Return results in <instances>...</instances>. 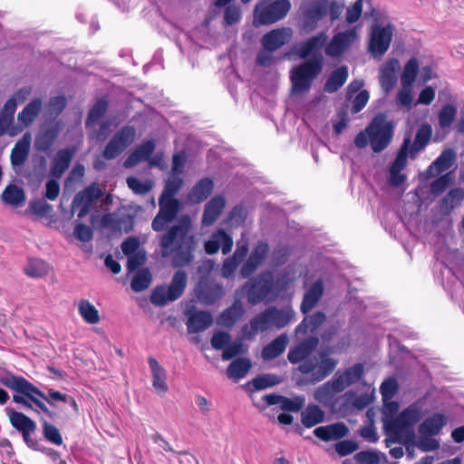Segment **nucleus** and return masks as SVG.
Masks as SVG:
<instances>
[{"mask_svg": "<svg viewBox=\"0 0 464 464\" xmlns=\"http://www.w3.org/2000/svg\"><path fill=\"white\" fill-rule=\"evenodd\" d=\"M291 9L289 0H258L253 15L256 26L273 24L284 19Z\"/></svg>", "mask_w": 464, "mask_h": 464, "instance_id": "4", "label": "nucleus"}, {"mask_svg": "<svg viewBox=\"0 0 464 464\" xmlns=\"http://www.w3.org/2000/svg\"><path fill=\"white\" fill-rule=\"evenodd\" d=\"M102 222L104 227L119 232L128 233L133 227V217L129 214H107L102 217Z\"/></svg>", "mask_w": 464, "mask_h": 464, "instance_id": "33", "label": "nucleus"}, {"mask_svg": "<svg viewBox=\"0 0 464 464\" xmlns=\"http://www.w3.org/2000/svg\"><path fill=\"white\" fill-rule=\"evenodd\" d=\"M325 314L322 312H317L311 317L304 318L303 322L297 326L296 334L314 332L325 321Z\"/></svg>", "mask_w": 464, "mask_h": 464, "instance_id": "51", "label": "nucleus"}, {"mask_svg": "<svg viewBox=\"0 0 464 464\" xmlns=\"http://www.w3.org/2000/svg\"><path fill=\"white\" fill-rule=\"evenodd\" d=\"M419 72V63L416 58H411L404 65L401 75V85H411L414 83Z\"/></svg>", "mask_w": 464, "mask_h": 464, "instance_id": "54", "label": "nucleus"}, {"mask_svg": "<svg viewBox=\"0 0 464 464\" xmlns=\"http://www.w3.org/2000/svg\"><path fill=\"white\" fill-rule=\"evenodd\" d=\"M149 365L151 372V386L160 397H164L169 392L166 370L154 358H150Z\"/></svg>", "mask_w": 464, "mask_h": 464, "instance_id": "22", "label": "nucleus"}, {"mask_svg": "<svg viewBox=\"0 0 464 464\" xmlns=\"http://www.w3.org/2000/svg\"><path fill=\"white\" fill-rule=\"evenodd\" d=\"M108 103L105 100H99L90 110L85 126L91 128L96 124L105 114Z\"/></svg>", "mask_w": 464, "mask_h": 464, "instance_id": "56", "label": "nucleus"}, {"mask_svg": "<svg viewBox=\"0 0 464 464\" xmlns=\"http://www.w3.org/2000/svg\"><path fill=\"white\" fill-rule=\"evenodd\" d=\"M245 310L242 303L239 300H236L230 307L220 314L217 323L224 327H231L243 316Z\"/></svg>", "mask_w": 464, "mask_h": 464, "instance_id": "37", "label": "nucleus"}, {"mask_svg": "<svg viewBox=\"0 0 464 464\" xmlns=\"http://www.w3.org/2000/svg\"><path fill=\"white\" fill-rule=\"evenodd\" d=\"M282 379L275 374H262L254 378L251 384L257 391L266 389L280 383Z\"/></svg>", "mask_w": 464, "mask_h": 464, "instance_id": "60", "label": "nucleus"}, {"mask_svg": "<svg viewBox=\"0 0 464 464\" xmlns=\"http://www.w3.org/2000/svg\"><path fill=\"white\" fill-rule=\"evenodd\" d=\"M420 410L415 406H410L403 410L396 418L386 419L384 429L392 436V442L402 440L404 434H411L413 425L420 420Z\"/></svg>", "mask_w": 464, "mask_h": 464, "instance_id": "7", "label": "nucleus"}, {"mask_svg": "<svg viewBox=\"0 0 464 464\" xmlns=\"http://www.w3.org/2000/svg\"><path fill=\"white\" fill-rule=\"evenodd\" d=\"M31 142L32 136L29 132L24 133L22 139L15 142L10 154V161L14 169L16 168H21L27 160L30 153Z\"/></svg>", "mask_w": 464, "mask_h": 464, "instance_id": "25", "label": "nucleus"}, {"mask_svg": "<svg viewBox=\"0 0 464 464\" xmlns=\"http://www.w3.org/2000/svg\"><path fill=\"white\" fill-rule=\"evenodd\" d=\"M327 41V35L324 32L308 38L297 46V53L300 58L306 59L308 56L319 52Z\"/></svg>", "mask_w": 464, "mask_h": 464, "instance_id": "32", "label": "nucleus"}, {"mask_svg": "<svg viewBox=\"0 0 464 464\" xmlns=\"http://www.w3.org/2000/svg\"><path fill=\"white\" fill-rule=\"evenodd\" d=\"M464 198V190L457 188L450 189L441 200V208L450 211L459 207Z\"/></svg>", "mask_w": 464, "mask_h": 464, "instance_id": "55", "label": "nucleus"}, {"mask_svg": "<svg viewBox=\"0 0 464 464\" xmlns=\"http://www.w3.org/2000/svg\"><path fill=\"white\" fill-rule=\"evenodd\" d=\"M324 294V284L317 280L306 290L302 304L301 311L304 314L309 313L319 302Z\"/></svg>", "mask_w": 464, "mask_h": 464, "instance_id": "36", "label": "nucleus"}, {"mask_svg": "<svg viewBox=\"0 0 464 464\" xmlns=\"http://www.w3.org/2000/svg\"><path fill=\"white\" fill-rule=\"evenodd\" d=\"M269 308L271 311L274 327H276L277 329L286 326L295 316V312L291 306H285L280 309L275 306Z\"/></svg>", "mask_w": 464, "mask_h": 464, "instance_id": "47", "label": "nucleus"}, {"mask_svg": "<svg viewBox=\"0 0 464 464\" xmlns=\"http://www.w3.org/2000/svg\"><path fill=\"white\" fill-rule=\"evenodd\" d=\"M400 63L397 59H389L380 70V83L385 93H389L397 82Z\"/></svg>", "mask_w": 464, "mask_h": 464, "instance_id": "27", "label": "nucleus"}, {"mask_svg": "<svg viewBox=\"0 0 464 464\" xmlns=\"http://www.w3.org/2000/svg\"><path fill=\"white\" fill-rule=\"evenodd\" d=\"M102 196V189L96 183H92L85 188L83 190L79 191L72 203V211L79 209L77 217L83 218L92 208V204Z\"/></svg>", "mask_w": 464, "mask_h": 464, "instance_id": "14", "label": "nucleus"}, {"mask_svg": "<svg viewBox=\"0 0 464 464\" xmlns=\"http://www.w3.org/2000/svg\"><path fill=\"white\" fill-rule=\"evenodd\" d=\"M159 205L160 211L151 225L155 231L163 230L169 223L175 219L182 208V204L179 199L164 196L160 197Z\"/></svg>", "mask_w": 464, "mask_h": 464, "instance_id": "13", "label": "nucleus"}, {"mask_svg": "<svg viewBox=\"0 0 464 464\" xmlns=\"http://www.w3.org/2000/svg\"><path fill=\"white\" fill-rule=\"evenodd\" d=\"M343 391V386L339 384V382L334 377L330 381L324 382L314 391V400L324 407L334 409L338 401V399L343 398L338 396Z\"/></svg>", "mask_w": 464, "mask_h": 464, "instance_id": "16", "label": "nucleus"}, {"mask_svg": "<svg viewBox=\"0 0 464 464\" xmlns=\"http://www.w3.org/2000/svg\"><path fill=\"white\" fill-rule=\"evenodd\" d=\"M457 160V153L452 149L444 150L440 155L428 168L427 174L430 177H436L450 169Z\"/></svg>", "mask_w": 464, "mask_h": 464, "instance_id": "31", "label": "nucleus"}, {"mask_svg": "<svg viewBox=\"0 0 464 464\" xmlns=\"http://www.w3.org/2000/svg\"><path fill=\"white\" fill-rule=\"evenodd\" d=\"M183 183L184 181L181 176L169 174L160 196L175 198L176 194L183 186Z\"/></svg>", "mask_w": 464, "mask_h": 464, "instance_id": "59", "label": "nucleus"}, {"mask_svg": "<svg viewBox=\"0 0 464 464\" xmlns=\"http://www.w3.org/2000/svg\"><path fill=\"white\" fill-rule=\"evenodd\" d=\"M251 368V362L247 358H237L231 362L227 370L228 378L237 382L246 376Z\"/></svg>", "mask_w": 464, "mask_h": 464, "instance_id": "44", "label": "nucleus"}, {"mask_svg": "<svg viewBox=\"0 0 464 464\" xmlns=\"http://www.w3.org/2000/svg\"><path fill=\"white\" fill-rule=\"evenodd\" d=\"M322 58L310 60L293 68L290 72L292 92L304 93L311 88L314 79L321 72Z\"/></svg>", "mask_w": 464, "mask_h": 464, "instance_id": "6", "label": "nucleus"}, {"mask_svg": "<svg viewBox=\"0 0 464 464\" xmlns=\"http://www.w3.org/2000/svg\"><path fill=\"white\" fill-rule=\"evenodd\" d=\"M248 252V244L246 241L237 242V247L234 252L233 256L227 257L222 266L221 275L222 276L228 278L230 277L237 268L238 265L243 261Z\"/></svg>", "mask_w": 464, "mask_h": 464, "instance_id": "30", "label": "nucleus"}, {"mask_svg": "<svg viewBox=\"0 0 464 464\" xmlns=\"http://www.w3.org/2000/svg\"><path fill=\"white\" fill-rule=\"evenodd\" d=\"M8 416L12 426L19 432L26 434V432L35 431V422L25 414L11 410Z\"/></svg>", "mask_w": 464, "mask_h": 464, "instance_id": "43", "label": "nucleus"}, {"mask_svg": "<svg viewBox=\"0 0 464 464\" xmlns=\"http://www.w3.org/2000/svg\"><path fill=\"white\" fill-rule=\"evenodd\" d=\"M136 130L131 126H125L118 130L106 145L102 156L111 160L121 155L135 140Z\"/></svg>", "mask_w": 464, "mask_h": 464, "instance_id": "11", "label": "nucleus"}, {"mask_svg": "<svg viewBox=\"0 0 464 464\" xmlns=\"http://www.w3.org/2000/svg\"><path fill=\"white\" fill-rule=\"evenodd\" d=\"M191 225V218L188 215L182 216L161 238L162 256L171 257L172 266L175 267L188 266L194 258L197 241L190 233Z\"/></svg>", "mask_w": 464, "mask_h": 464, "instance_id": "1", "label": "nucleus"}, {"mask_svg": "<svg viewBox=\"0 0 464 464\" xmlns=\"http://www.w3.org/2000/svg\"><path fill=\"white\" fill-rule=\"evenodd\" d=\"M393 129L392 121H387L384 114H378L364 130L356 135L354 144L359 149L370 144L373 152H381L391 143Z\"/></svg>", "mask_w": 464, "mask_h": 464, "instance_id": "2", "label": "nucleus"}, {"mask_svg": "<svg viewBox=\"0 0 464 464\" xmlns=\"http://www.w3.org/2000/svg\"><path fill=\"white\" fill-rule=\"evenodd\" d=\"M74 155V149L60 150L53 159L50 175L55 179H60L67 170Z\"/></svg>", "mask_w": 464, "mask_h": 464, "instance_id": "34", "label": "nucleus"}, {"mask_svg": "<svg viewBox=\"0 0 464 464\" xmlns=\"http://www.w3.org/2000/svg\"><path fill=\"white\" fill-rule=\"evenodd\" d=\"M2 199L6 204L19 206L24 201L25 197L22 188L16 185H9L3 191Z\"/></svg>", "mask_w": 464, "mask_h": 464, "instance_id": "53", "label": "nucleus"}, {"mask_svg": "<svg viewBox=\"0 0 464 464\" xmlns=\"http://www.w3.org/2000/svg\"><path fill=\"white\" fill-rule=\"evenodd\" d=\"M0 383L11 390L15 391L16 392L24 394L31 401H33L34 405L38 407L47 417L50 419L54 418L55 413L50 411L48 407L41 400L38 399L39 397L45 401L50 402L46 395L24 377L8 374L0 377Z\"/></svg>", "mask_w": 464, "mask_h": 464, "instance_id": "5", "label": "nucleus"}, {"mask_svg": "<svg viewBox=\"0 0 464 464\" xmlns=\"http://www.w3.org/2000/svg\"><path fill=\"white\" fill-rule=\"evenodd\" d=\"M457 107L451 103L442 106L438 113L439 126L441 130L448 131L457 116Z\"/></svg>", "mask_w": 464, "mask_h": 464, "instance_id": "48", "label": "nucleus"}, {"mask_svg": "<svg viewBox=\"0 0 464 464\" xmlns=\"http://www.w3.org/2000/svg\"><path fill=\"white\" fill-rule=\"evenodd\" d=\"M56 137L57 130L55 129L51 128L41 131L35 138V149L39 151H48L53 146Z\"/></svg>", "mask_w": 464, "mask_h": 464, "instance_id": "50", "label": "nucleus"}, {"mask_svg": "<svg viewBox=\"0 0 464 464\" xmlns=\"http://www.w3.org/2000/svg\"><path fill=\"white\" fill-rule=\"evenodd\" d=\"M337 365V361L327 357L325 354H321V360L317 358L313 360H305L299 364L298 370L304 373H312L314 382H321L333 372Z\"/></svg>", "mask_w": 464, "mask_h": 464, "instance_id": "12", "label": "nucleus"}, {"mask_svg": "<svg viewBox=\"0 0 464 464\" xmlns=\"http://www.w3.org/2000/svg\"><path fill=\"white\" fill-rule=\"evenodd\" d=\"M226 206V200L223 196L213 197L204 208L201 223L204 227L212 226L217 219L219 218L224 208Z\"/></svg>", "mask_w": 464, "mask_h": 464, "instance_id": "28", "label": "nucleus"}, {"mask_svg": "<svg viewBox=\"0 0 464 464\" xmlns=\"http://www.w3.org/2000/svg\"><path fill=\"white\" fill-rule=\"evenodd\" d=\"M289 339L285 334H282L266 345L261 353L265 361H270L280 356L286 349Z\"/></svg>", "mask_w": 464, "mask_h": 464, "instance_id": "38", "label": "nucleus"}, {"mask_svg": "<svg viewBox=\"0 0 464 464\" xmlns=\"http://www.w3.org/2000/svg\"><path fill=\"white\" fill-rule=\"evenodd\" d=\"M273 287V275L266 271L247 281L241 291L246 294L247 302L256 305L266 299H275Z\"/></svg>", "mask_w": 464, "mask_h": 464, "instance_id": "8", "label": "nucleus"}, {"mask_svg": "<svg viewBox=\"0 0 464 464\" xmlns=\"http://www.w3.org/2000/svg\"><path fill=\"white\" fill-rule=\"evenodd\" d=\"M294 279L295 277L288 272L281 273L276 276V280L273 278V297L276 298L282 292L286 290Z\"/></svg>", "mask_w": 464, "mask_h": 464, "instance_id": "61", "label": "nucleus"}, {"mask_svg": "<svg viewBox=\"0 0 464 464\" xmlns=\"http://www.w3.org/2000/svg\"><path fill=\"white\" fill-rule=\"evenodd\" d=\"M416 447L421 451H432L440 447L439 441L430 434H419L415 440Z\"/></svg>", "mask_w": 464, "mask_h": 464, "instance_id": "62", "label": "nucleus"}, {"mask_svg": "<svg viewBox=\"0 0 464 464\" xmlns=\"http://www.w3.org/2000/svg\"><path fill=\"white\" fill-rule=\"evenodd\" d=\"M268 252V244L266 241H258L240 268L241 276L247 278L252 276L266 260Z\"/></svg>", "mask_w": 464, "mask_h": 464, "instance_id": "18", "label": "nucleus"}, {"mask_svg": "<svg viewBox=\"0 0 464 464\" xmlns=\"http://www.w3.org/2000/svg\"><path fill=\"white\" fill-rule=\"evenodd\" d=\"M319 343L317 337H310L300 343L297 346L291 348L288 352L287 358L292 363H302L305 360H313L310 354L315 350Z\"/></svg>", "mask_w": 464, "mask_h": 464, "instance_id": "26", "label": "nucleus"}, {"mask_svg": "<svg viewBox=\"0 0 464 464\" xmlns=\"http://www.w3.org/2000/svg\"><path fill=\"white\" fill-rule=\"evenodd\" d=\"M24 271L30 277L40 278L47 275L49 266L42 259L31 258L24 266Z\"/></svg>", "mask_w": 464, "mask_h": 464, "instance_id": "49", "label": "nucleus"}, {"mask_svg": "<svg viewBox=\"0 0 464 464\" xmlns=\"http://www.w3.org/2000/svg\"><path fill=\"white\" fill-rule=\"evenodd\" d=\"M348 68L342 65L334 70L324 85V91L327 93H333L338 91L347 81Z\"/></svg>", "mask_w": 464, "mask_h": 464, "instance_id": "41", "label": "nucleus"}, {"mask_svg": "<svg viewBox=\"0 0 464 464\" xmlns=\"http://www.w3.org/2000/svg\"><path fill=\"white\" fill-rule=\"evenodd\" d=\"M188 334H197L208 329L213 323V317L207 311H197L193 308L185 311Z\"/></svg>", "mask_w": 464, "mask_h": 464, "instance_id": "20", "label": "nucleus"}, {"mask_svg": "<svg viewBox=\"0 0 464 464\" xmlns=\"http://www.w3.org/2000/svg\"><path fill=\"white\" fill-rule=\"evenodd\" d=\"M353 459L357 464H380L379 455L375 451L362 450L356 453Z\"/></svg>", "mask_w": 464, "mask_h": 464, "instance_id": "64", "label": "nucleus"}, {"mask_svg": "<svg viewBox=\"0 0 464 464\" xmlns=\"http://www.w3.org/2000/svg\"><path fill=\"white\" fill-rule=\"evenodd\" d=\"M392 24L372 25L368 44V51L373 57H382L389 49L394 34Z\"/></svg>", "mask_w": 464, "mask_h": 464, "instance_id": "10", "label": "nucleus"}, {"mask_svg": "<svg viewBox=\"0 0 464 464\" xmlns=\"http://www.w3.org/2000/svg\"><path fill=\"white\" fill-rule=\"evenodd\" d=\"M233 246L232 237L224 229H218L205 242V251L208 255L216 254L221 248L224 255L228 254Z\"/></svg>", "mask_w": 464, "mask_h": 464, "instance_id": "23", "label": "nucleus"}, {"mask_svg": "<svg viewBox=\"0 0 464 464\" xmlns=\"http://www.w3.org/2000/svg\"><path fill=\"white\" fill-rule=\"evenodd\" d=\"M324 420V412L318 405L310 404L301 414V421L306 428H311L323 422Z\"/></svg>", "mask_w": 464, "mask_h": 464, "instance_id": "45", "label": "nucleus"}, {"mask_svg": "<svg viewBox=\"0 0 464 464\" xmlns=\"http://www.w3.org/2000/svg\"><path fill=\"white\" fill-rule=\"evenodd\" d=\"M214 188L212 179L204 178L197 182L188 195V201L200 203L208 198Z\"/></svg>", "mask_w": 464, "mask_h": 464, "instance_id": "39", "label": "nucleus"}, {"mask_svg": "<svg viewBox=\"0 0 464 464\" xmlns=\"http://www.w3.org/2000/svg\"><path fill=\"white\" fill-rule=\"evenodd\" d=\"M344 6V2L339 0H303L300 5L304 16L303 29L314 31L326 15L332 22L339 19Z\"/></svg>", "mask_w": 464, "mask_h": 464, "instance_id": "3", "label": "nucleus"}, {"mask_svg": "<svg viewBox=\"0 0 464 464\" xmlns=\"http://www.w3.org/2000/svg\"><path fill=\"white\" fill-rule=\"evenodd\" d=\"M42 109V100L39 98L30 102L24 110L18 113V121L25 127L31 125Z\"/></svg>", "mask_w": 464, "mask_h": 464, "instance_id": "46", "label": "nucleus"}, {"mask_svg": "<svg viewBox=\"0 0 464 464\" xmlns=\"http://www.w3.org/2000/svg\"><path fill=\"white\" fill-rule=\"evenodd\" d=\"M363 365L362 363H356L347 369L342 373H335L334 378L339 382L340 385L343 386V391L357 382L363 374Z\"/></svg>", "mask_w": 464, "mask_h": 464, "instance_id": "42", "label": "nucleus"}, {"mask_svg": "<svg viewBox=\"0 0 464 464\" xmlns=\"http://www.w3.org/2000/svg\"><path fill=\"white\" fill-rule=\"evenodd\" d=\"M305 398L303 395H298L294 398L283 397L281 409L283 411H299L304 405Z\"/></svg>", "mask_w": 464, "mask_h": 464, "instance_id": "63", "label": "nucleus"}, {"mask_svg": "<svg viewBox=\"0 0 464 464\" xmlns=\"http://www.w3.org/2000/svg\"><path fill=\"white\" fill-rule=\"evenodd\" d=\"M41 422L43 426V434L46 440L54 445H62L63 438L59 430L54 425L49 423L44 417H41Z\"/></svg>", "mask_w": 464, "mask_h": 464, "instance_id": "57", "label": "nucleus"}, {"mask_svg": "<svg viewBox=\"0 0 464 464\" xmlns=\"http://www.w3.org/2000/svg\"><path fill=\"white\" fill-rule=\"evenodd\" d=\"M343 397L347 402H352V405L358 410H363L366 408L372 403L373 399L372 394L368 392H364L359 396L354 397L353 392H347Z\"/></svg>", "mask_w": 464, "mask_h": 464, "instance_id": "58", "label": "nucleus"}, {"mask_svg": "<svg viewBox=\"0 0 464 464\" xmlns=\"http://www.w3.org/2000/svg\"><path fill=\"white\" fill-rule=\"evenodd\" d=\"M348 433L349 429L343 422L320 426L314 430V436L324 441L337 440L346 437Z\"/></svg>", "mask_w": 464, "mask_h": 464, "instance_id": "29", "label": "nucleus"}, {"mask_svg": "<svg viewBox=\"0 0 464 464\" xmlns=\"http://www.w3.org/2000/svg\"><path fill=\"white\" fill-rule=\"evenodd\" d=\"M411 143V138H405L402 145L401 146L396 158L392 164L389 171V180L392 186L399 187L406 180V176L401 173L407 165L409 145Z\"/></svg>", "mask_w": 464, "mask_h": 464, "instance_id": "17", "label": "nucleus"}, {"mask_svg": "<svg viewBox=\"0 0 464 464\" xmlns=\"http://www.w3.org/2000/svg\"><path fill=\"white\" fill-rule=\"evenodd\" d=\"M293 37V30L290 27H281L271 30L264 34L261 44L264 49L276 51L283 45L288 44Z\"/></svg>", "mask_w": 464, "mask_h": 464, "instance_id": "21", "label": "nucleus"}, {"mask_svg": "<svg viewBox=\"0 0 464 464\" xmlns=\"http://www.w3.org/2000/svg\"><path fill=\"white\" fill-rule=\"evenodd\" d=\"M78 312L82 318L90 324H98L100 321L99 311L88 300H82L79 303Z\"/></svg>", "mask_w": 464, "mask_h": 464, "instance_id": "52", "label": "nucleus"}, {"mask_svg": "<svg viewBox=\"0 0 464 464\" xmlns=\"http://www.w3.org/2000/svg\"><path fill=\"white\" fill-rule=\"evenodd\" d=\"M195 295L200 303L208 305L224 295V289L220 284L200 280L195 287Z\"/></svg>", "mask_w": 464, "mask_h": 464, "instance_id": "19", "label": "nucleus"}, {"mask_svg": "<svg viewBox=\"0 0 464 464\" xmlns=\"http://www.w3.org/2000/svg\"><path fill=\"white\" fill-rule=\"evenodd\" d=\"M187 285V274L182 271H177L170 282L166 285L157 287L150 295V301L157 305H164L169 302L177 300L183 294Z\"/></svg>", "mask_w": 464, "mask_h": 464, "instance_id": "9", "label": "nucleus"}, {"mask_svg": "<svg viewBox=\"0 0 464 464\" xmlns=\"http://www.w3.org/2000/svg\"><path fill=\"white\" fill-rule=\"evenodd\" d=\"M447 423V418L441 413H435L428 417L419 426V434H430L435 436L440 432Z\"/></svg>", "mask_w": 464, "mask_h": 464, "instance_id": "40", "label": "nucleus"}, {"mask_svg": "<svg viewBox=\"0 0 464 464\" xmlns=\"http://www.w3.org/2000/svg\"><path fill=\"white\" fill-rule=\"evenodd\" d=\"M358 37L355 27L335 34L326 44L324 52L327 56H341Z\"/></svg>", "mask_w": 464, "mask_h": 464, "instance_id": "15", "label": "nucleus"}, {"mask_svg": "<svg viewBox=\"0 0 464 464\" xmlns=\"http://www.w3.org/2000/svg\"><path fill=\"white\" fill-rule=\"evenodd\" d=\"M432 134V129L430 124L421 125L416 133L414 142L409 145L408 156L413 160L417 157L420 151H421L429 143Z\"/></svg>", "mask_w": 464, "mask_h": 464, "instance_id": "35", "label": "nucleus"}, {"mask_svg": "<svg viewBox=\"0 0 464 464\" xmlns=\"http://www.w3.org/2000/svg\"><path fill=\"white\" fill-rule=\"evenodd\" d=\"M274 327L270 308L256 314L250 320L249 325L246 324L242 328L244 335L247 338L255 336L257 332H264Z\"/></svg>", "mask_w": 464, "mask_h": 464, "instance_id": "24", "label": "nucleus"}]
</instances>
